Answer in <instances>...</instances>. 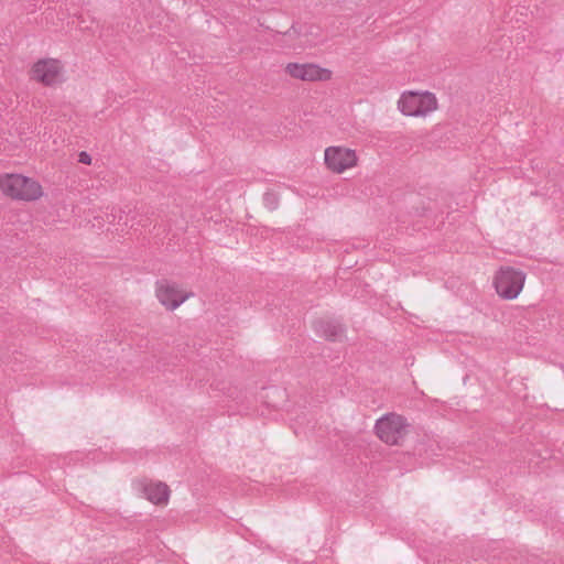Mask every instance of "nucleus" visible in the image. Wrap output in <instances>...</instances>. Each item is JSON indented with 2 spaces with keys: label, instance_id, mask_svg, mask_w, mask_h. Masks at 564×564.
I'll use <instances>...</instances> for the list:
<instances>
[{
  "label": "nucleus",
  "instance_id": "obj_1",
  "mask_svg": "<svg viewBox=\"0 0 564 564\" xmlns=\"http://www.w3.org/2000/svg\"><path fill=\"white\" fill-rule=\"evenodd\" d=\"M0 188L4 195L19 200H36L43 195L39 182L20 174L0 176Z\"/></svg>",
  "mask_w": 564,
  "mask_h": 564
},
{
  "label": "nucleus",
  "instance_id": "obj_2",
  "mask_svg": "<svg viewBox=\"0 0 564 564\" xmlns=\"http://www.w3.org/2000/svg\"><path fill=\"white\" fill-rule=\"evenodd\" d=\"M410 424L406 419L397 413H388L377 420L376 435L388 445H402L409 434Z\"/></svg>",
  "mask_w": 564,
  "mask_h": 564
},
{
  "label": "nucleus",
  "instance_id": "obj_3",
  "mask_svg": "<svg viewBox=\"0 0 564 564\" xmlns=\"http://www.w3.org/2000/svg\"><path fill=\"white\" fill-rule=\"evenodd\" d=\"M524 281L525 274L522 271L511 267H502L494 278V285L499 296L513 300L522 291Z\"/></svg>",
  "mask_w": 564,
  "mask_h": 564
},
{
  "label": "nucleus",
  "instance_id": "obj_4",
  "mask_svg": "<svg viewBox=\"0 0 564 564\" xmlns=\"http://www.w3.org/2000/svg\"><path fill=\"white\" fill-rule=\"evenodd\" d=\"M398 107L405 116H425L437 108V100L435 95L429 91H408L402 94Z\"/></svg>",
  "mask_w": 564,
  "mask_h": 564
},
{
  "label": "nucleus",
  "instance_id": "obj_5",
  "mask_svg": "<svg viewBox=\"0 0 564 564\" xmlns=\"http://www.w3.org/2000/svg\"><path fill=\"white\" fill-rule=\"evenodd\" d=\"M356 152L343 147H329L325 150V164L334 173H343L357 165Z\"/></svg>",
  "mask_w": 564,
  "mask_h": 564
},
{
  "label": "nucleus",
  "instance_id": "obj_6",
  "mask_svg": "<svg viewBox=\"0 0 564 564\" xmlns=\"http://www.w3.org/2000/svg\"><path fill=\"white\" fill-rule=\"evenodd\" d=\"M285 72L293 78L304 82L328 80L332 72L315 64L289 63Z\"/></svg>",
  "mask_w": 564,
  "mask_h": 564
},
{
  "label": "nucleus",
  "instance_id": "obj_7",
  "mask_svg": "<svg viewBox=\"0 0 564 564\" xmlns=\"http://www.w3.org/2000/svg\"><path fill=\"white\" fill-rule=\"evenodd\" d=\"M191 293H183L175 284L166 281L158 282L156 297L167 310L173 311L184 303Z\"/></svg>",
  "mask_w": 564,
  "mask_h": 564
},
{
  "label": "nucleus",
  "instance_id": "obj_8",
  "mask_svg": "<svg viewBox=\"0 0 564 564\" xmlns=\"http://www.w3.org/2000/svg\"><path fill=\"white\" fill-rule=\"evenodd\" d=\"M61 70L59 62L53 58L39 61L32 68L33 78L46 86L59 82Z\"/></svg>",
  "mask_w": 564,
  "mask_h": 564
},
{
  "label": "nucleus",
  "instance_id": "obj_9",
  "mask_svg": "<svg viewBox=\"0 0 564 564\" xmlns=\"http://www.w3.org/2000/svg\"><path fill=\"white\" fill-rule=\"evenodd\" d=\"M315 330L322 334L327 340H341L345 335V327L337 321L319 319L314 323Z\"/></svg>",
  "mask_w": 564,
  "mask_h": 564
},
{
  "label": "nucleus",
  "instance_id": "obj_10",
  "mask_svg": "<svg viewBox=\"0 0 564 564\" xmlns=\"http://www.w3.org/2000/svg\"><path fill=\"white\" fill-rule=\"evenodd\" d=\"M144 494L151 502L162 505L167 502L170 488L163 482L149 484L144 487Z\"/></svg>",
  "mask_w": 564,
  "mask_h": 564
},
{
  "label": "nucleus",
  "instance_id": "obj_11",
  "mask_svg": "<svg viewBox=\"0 0 564 564\" xmlns=\"http://www.w3.org/2000/svg\"><path fill=\"white\" fill-rule=\"evenodd\" d=\"M78 162L89 165L91 163V156L88 152L82 151L78 154Z\"/></svg>",
  "mask_w": 564,
  "mask_h": 564
},
{
  "label": "nucleus",
  "instance_id": "obj_12",
  "mask_svg": "<svg viewBox=\"0 0 564 564\" xmlns=\"http://www.w3.org/2000/svg\"><path fill=\"white\" fill-rule=\"evenodd\" d=\"M264 200L270 208H274L276 205V197L272 193H267L264 195Z\"/></svg>",
  "mask_w": 564,
  "mask_h": 564
},
{
  "label": "nucleus",
  "instance_id": "obj_13",
  "mask_svg": "<svg viewBox=\"0 0 564 564\" xmlns=\"http://www.w3.org/2000/svg\"><path fill=\"white\" fill-rule=\"evenodd\" d=\"M291 32L296 33V28L292 25V28L288 31V34H291Z\"/></svg>",
  "mask_w": 564,
  "mask_h": 564
}]
</instances>
